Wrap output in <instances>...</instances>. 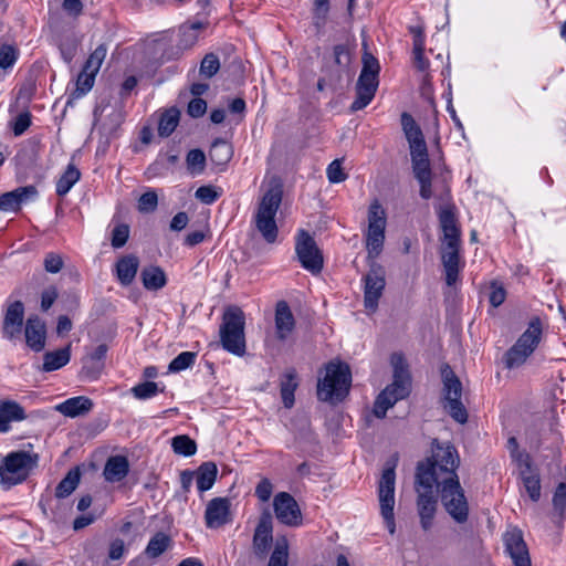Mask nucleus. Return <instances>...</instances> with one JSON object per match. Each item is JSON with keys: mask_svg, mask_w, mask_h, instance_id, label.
Returning a JSON list of instances; mask_svg holds the SVG:
<instances>
[{"mask_svg": "<svg viewBox=\"0 0 566 566\" xmlns=\"http://www.w3.org/2000/svg\"><path fill=\"white\" fill-rule=\"evenodd\" d=\"M368 227L364 232L367 259L371 260L369 271L364 276V306L368 313H375L379 298L386 286L385 269L375 262L382 252L387 213L378 200H374L368 208Z\"/></svg>", "mask_w": 566, "mask_h": 566, "instance_id": "f257e3e1", "label": "nucleus"}, {"mask_svg": "<svg viewBox=\"0 0 566 566\" xmlns=\"http://www.w3.org/2000/svg\"><path fill=\"white\" fill-rule=\"evenodd\" d=\"M459 464L460 458L453 446H443L438 440H433L431 457L417 465L416 483L427 486L441 485L450 476H458Z\"/></svg>", "mask_w": 566, "mask_h": 566, "instance_id": "f03ea898", "label": "nucleus"}, {"mask_svg": "<svg viewBox=\"0 0 566 566\" xmlns=\"http://www.w3.org/2000/svg\"><path fill=\"white\" fill-rule=\"evenodd\" d=\"M391 365L394 381L377 396L374 403L373 411L377 418H384L389 408L410 394L411 377L403 356L397 353L392 354Z\"/></svg>", "mask_w": 566, "mask_h": 566, "instance_id": "7ed1b4c3", "label": "nucleus"}, {"mask_svg": "<svg viewBox=\"0 0 566 566\" xmlns=\"http://www.w3.org/2000/svg\"><path fill=\"white\" fill-rule=\"evenodd\" d=\"M282 186L271 185L262 196L254 214L255 228L268 243H274L277 238L275 216L282 202Z\"/></svg>", "mask_w": 566, "mask_h": 566, "instance_id": "20e7f679", "label": "nucleus"}, {"mask_svg": "<svg viewBox=\"0 0 566 566\" xmlns=\"http://www.w3.org/2000/svg\"><path fill=\"white\" fill-rule=\"evenodd\" d=\"M352 374L349 366L339 361H329L325 366V376L318 379L317 397L322 401L342 400L349 391Z\"/></svg>", "mask_w": 566, "mask_h": 566, "instance_id": "39448f33", "label": "nucleus"}, {"mask_svg": "<svg viewBox=\"0 0 566 566\" xmlns=\"http://www.w3.org/2000/svg\"><path fill=\"white\" fill-rule=\"evenodd\" d=\"M245 316L238 306H230L226 310L220 325L219 334L222 347L237 356L245 354L244 335Z\"/></svg>", "mask_w": 566, "mask_h": 566, "instance_id": "423d86ee", "label": "nucleus"}, {"mask_svg": "<svg viewBox=\"0 0 566 566\" xmlns=\"http://www.w3.org/2000/svg\"><path fill=\"white\" fill-rule=\"evenodd\" d=\"M39 454L14 451L7 454L0 463V483L4 489L24 482L31 471L38 467Z\"/></svg>", "mask_w": 566, "mask_h": 566, "instance_id": "0eeeda50", "label": "nucleus"}, {"mask_svg": "<svg viewBox=\"0 0 566 566\" xmlns=\"http://www.w3.org/2000/svg\"><path fill=\"white\" fill-rule=\"evenodd\" d=\"M543 337V323L538 316L533 317L527 328L515 344L505 353L504 364L507 368L522 366L535 352Z\"/></svg>", "mask_w": 566, "mask_h": 566, "instance_id": "6e6552de", "label": "nucleus"}, {"mask_svg": "<svg viewBox=\"0 0 566 566\" xmlns=\"http://www.w3.org/2000/svg\"><path fill=\"white\" fill-rule=\"evenodd\" d=\"M361 60L363 69L356 83V98L350 106L354 112L363 109L373 101L379 84L378 60L367 51L364 52Z\"/></svg>", "mask_w": 566, "mask_h": 566, "instance_id": "1a4fd4ad", "label": "nucleus"}, {"mask_svg": "<svg viewBox=\"0 0 566 566\" xmlns=\"http://www.w3.org/2000/svg\"><path fill=\"white\" fill-rule=\"evenodd\" d=\"M436 488L446 512L454 522L465 523L469 518L470 507L459 476H450L449 480H444L443 484Z\"/></svg>", "mask_w": 566, "mask_h": 566, "instance_id": "9d476101", "label": "nucleus"}, {"mask_svg": "<svg viewBox=\"0 0 566 566\" xmlns=\"http://www.w3.org/2000/svg\"><path fill=\"white\" fill-rule=\"evenodd\" d=\"M444 394V409L458 422L464 423L468 420V412L461 401L462 384L450 366L444 365L441 369Z\"/></svg>", "mask_w": 566, "mask_h": 566, "instance_id": "9b49d317", "label": "nucleus"}, {"mask_svg": "<svg viewBox=\"0 0 566 566\" xmlns=\"http://www.w3.org/2000/svg\"><path fill=\"white\" fill-rule=\"evenodd\" d=\"M436 198L440 201L438 216L443 232V242L460 241V229L458 227L454 206L450 202V188L447 180L436 185Z\"/></svg>", "mask_w": 566, "mask_h": 566, "instance_id": "f8f14e48", "label": "nucleus"}, {"mask_svg": "<svg viewBox=\"0 0 566 566\" xmlns=\"http://www.w3.org/2000/svg\"><path fill=\"white\" fill-rule=\"evenodd\" d=\"M395 484L396 473L395 464L384 469L380 480L378 482V501L380 514L384 518L385 525L390 534L395 533Z\"/></svg>", "mask_w": 566, "mask_h": 566, "instance_id": "ddd939ff", "label": "nucleus"}, {"mask_svg": "<svg viewBox=\"0 0 566 566\" xmlns=\"http://www.w3.org/2000/svg\"><path fill=\"white\" fill-rule=\"evenodd\" d=\"M295 252L302 266L313 274L323 269V254L315 240L305 230H300L295 242Z\"/></svg>", "mask_w": 566, "mask_h": 566, "instance_id": "4468645a", "label": "nucleus"}, {"mask_svg": "<svg viewBox=\"0 0 566 566\" xmlns=\"http://www.w3.org/2000/svg\"><path fill=\"white\" fill-rule=\"evenodd\" d=\"M277 521L286 526L297 527L303 523L301 509L295 499L287 492H279L273 500Z\"/></svg>", "mask_w": 566, "mask_h": 566, "instance_id": "2eb2a0df", "label": "nucleus"}, {"mask_svg": "<svg viewBox=\"0 0 566 566\" xmlns=\"http://www.w3.org/2000/svg\"><path fill=\"white\" fill-rule=\"evenodd\" d=\"M231 501L228 497H214L207 504L205 521L208 528H219L231 522Z\"/></svg>", "mask_w": 566, "mask_h": 566, "instance_id": "dca6fc26", "label": "nucleus"}, {"mask_svg": "<svg viewBox=\"0 0 566 566\" xmlns=\"http://www.w3.org/2000/svg\"><path fill=\"white\" fill-rule=\"evenodd\" d=\"M433 486L434 485L427 486L426 484L416 483V491L418 493V512L421 526L426 531L431 527L437 509V499L433 494Z\"/></svg>", "mask_w": 566, "mask_h": 566, "instance_id": "f3484780", "label": "nucleus"}, {"mask_svg": "<svg viewBox=\"0 0 566 566\" xmlns=\"http://www.w3.org/2000/svg\"><path fill=\"white\" fill-rule=\"evenodd\" d=\"M441 260L446 272V282L452 286L460 272V241H447L442 243Z\"/></svg>", "mask_w": 566, "mask_h": 566, "instance_id": "a211bd4d", "label": "nucleus"}, {"mask_svg": "<svg viewBox=\"0 0 566 566\" xmlns=\"http://www.w3.org/2000/svg\"><path fill=\"white\" fill-rule=\"evenodd\" d=\"M272 532V516L269 512H264L253 535V552L258 557L264 558L266 556L273 541Z\"/></svg>", "mask_w": 566, "mask_h": 566, "instance_id": "6ab92c4d", "label": "nucleus"}, {"mask_svg": "<svg viewBox=\"0 0 566 566\" xmlns=\"http://www.w3.org/2000/svg\"><path fill=\"white\" fill-rule=\"evenodd\" d=\"M24 318V305L21 301H14L9 304L2 324L3 337L13 339L20 335L23 326Z\"/></svg>", "mask_w": 566, "mask_h": 566, "instance_id": "aec40b11", "label": "nucleus"}, {"mask_svg": "<svg viewBox=\"0 0 566 566\" xmlns=\"http://www.w3.org/2000/svg\"><path fill=\"white\" fill-rule=\"evenodd\" d=\"M36 195L38 190L34 186L19 187L6 192L0 196V211L18 212L24 202L34 199Z\"/></svg>", "mask_w": 566, "mask_h": 566, "instance_id": "412c9836", "label": "nucleus"}, {"mask_svg": "<svg viewBox=\"0 0 566 566\" xmlns=\"http://www.w3.org/2000/svg\"><path fill=\"white\" fill-rule=\"evenodd\" d=\"M275 336L279 340H286L295 329L294 315L285 301H279L274 315Z\"/></svg>", "mask_w": 566, "mask_h": 566, "instance_id": "4be33fe9", "label": "nucleus"}, {"mask_svg": "<svg viewBox=\"0 0 566 566\" xmlns=\"http://www.w3.org/2000/svg\"><path fill=\"white\" fill-rule=\"evenodd\" d=\"M412 161V170L415 174L416 179L420 184V197L422 199H430L432 196L436 195V191L432 190V177H431V170H430V163L429 158H415L411 159ZM444 178H442L440 181L436 180V184H441V181Z\"/></svg>", "mask_w": 566, "mask_h": 566, "instance_id": "5701e85b", "label": "nucleus"}, {"mask_svg": "<svg viewBox=\"0 0 566 566\" xmlns=\"http://www.w3.org/2000/svg\"><path fill=\"white\" fill-rule=\"evenodd\" d=\"M24 334L25 342L32 350L41 352L44 348L46 328L44 322L39 316H30L27 319Z\"/></svg>", "mask_w": 566, "mask_h": 566, "instance_id": "b1692460", "label": "nucleus"}, {"mask_svg": "<svg viewBox=\"0 0 566 566\" xmlns=\"http://www.w3.org/2000/svg\"><path fill=\"white\" fill-rule=\"evenodd\" d=\"M505 546L514 566H532L528 549L521 533L513 532L507 534Z\"/></svg>", "mask_w": 566, "mask_h": 566, "instance_id": "393cba45", "label": "nucleus"}, {"mask_svg": "<svg viewBox=\"0 0 566 566\" xmlns=\"http://www.w3.org/2000/svg\"><path fill=\"white\" fill-rule=\"evenodd\" d=\"M93 408V401L84 396H77L70 398L57 406L55 410L65 417L75 418L78 416L86 415Z\"/></svg>", "mask_w": 566, "mask_h": 566, "instance_id": "a878e982", "label": "nucleus"}, {"mask_svg": "<svg viewBox=\"0 0 566 566\" xmlns=\"http://www.w3.org/2000/svg\"><path fill=\"white\" fill-rule=\"evenodd\" d=\"M139 260L136 255L128 254L116 263V275L122 285H129L138 271Z\"/></svg>", "mask_w": 566, "mask_h": 566, "instance_id": "bb28decb", "label": "nucleus"}, {"mask_svg": "<svg viewBox=\"0 0 566 566\" xmlns=\"http://www.w3.org/2000/svg\"><path fill=\"white\" fill-rule=\"evenodd\" d=\"M25 419L24 409L15 401H3L0 403V431L7 432L11 421Z\"/></svg>", "mask_w": 566, "mask_h": 566, "instance_id": "cd10ccee", "label": "nucleus"}, {"mask_svg": "<svg viewBox=\"0 0 566 566\" xmlns=\"http://www.w3.org/2000/svg\"><path fill=\"white\" fill-rule=\"evenodd\" d=\"M129 471L128 460L123 455L111 457L104 468V476L109 482L122 481Z\"/></svg>", "mask_w": 566, "mask_h": 566, "instance_id": "c85d7f7f", "label": "nucleus"}, {"mask_svg": "<svg viewBox=\"0 0 566 566\" xmlns=\"http://www.w3.org/2000/svg\"><path fill=\"white\" fill-rule=\"evenodd\" d=\"M143 285L146 290L158 291L167 283L164 270L159 266H145L140 273Z\"/></svg>", "mask_w": 566, "mask_h": 566, "instance_id": "c756f323", "label": "nucleus"}, {"mask_svg": "<svg viewBox=\"0 0 566 566\" xmlns=\"http://www.w3.org/2000/svg\"><path fill=\"white\" fill-rule=\"evenodd\" d=\"M298 386L296 373L294 369L287 370L280 380V392L283 405L290 409L294 406V392Z\"/></svg>", "mask_w": 566, "mask_h": 566, "instance_id": "7c9ffc66", "label": "nucleus"}, {"mask_svg": "<svg viewBox=\"0 0 566 566\" xmlns=\"http://www.w3.org/2000/svg\"><path fill=\"white\" fill-rule=\"evenodd\" d=\"M172 546L171 537L164 533L157 532L148 542L144 554L151 559H155L163 555L166 551H168Z\"/></svg>", "mask_w": 566, "mask_h": 566, "instance_id": "2f4dec72", "label": "nucleus"}, {"mask_svg": "<svg viewBox=\"0 0 566 566\" xmlns=\"http://www.w3.org/2000/svg\"><path fill=\"white\" fill-rule=\"evenodd\" d=\"M207 23L196 21L191 23H184L179 28V46L189 49L198 41L199 31L206 29Z\"/></svg>", "mask_w": 566, "mask_h": 566, "instance_id": "473e14b6", "label": "nucleus"}, {"mask_svg": "<svg viewBox=\"0 0 566 566\" xmlns=\"http://www.w3.org/2000/svg\"><path fill=\"white\" fill-rule=\"evenodd\" d=\"M233 149L232 146L223 140L216 139L209 150V157L217 166H226L232 158Z\"/></svg>", "mask_w": 566, "mask_h": 566, "instance_id": "72a5a7b5", "label": "nucleus"}, {"mask_svg": "<svg viewBox=\"0 0 566 566\" xmlns=\"http://www.w3.org/2000/svg\"><path fill=\"white\" fill-rule=\"evenodd\" d=\"M218 469L213 462H203L197 470V488L200 492L212 488L217 479Z\"/></svg>", "mask_w": 566, "mask_h": 566, "instance_id": "f704fd0d", "label": "nucleus"}, {"mask_svg": "<svg viewBox=\"0 0 566 566\" xmlns=\"http://www.w3.org/2000/svg\"><path fill=\"white\" fill-rule=\"evenodd\" d=\"M552 504V521L556 524H560L565 518L566 511V483L560 482L557 484L553 494Z\"/></svg>", "mask_w": 566, "mask_h": 566, "instance_id": "c9c22d12", "label": "nucleus"}, {"mask_svg": "<svg viewBox=\"0 0 566 566\" xmlns=\"http://www.w3.org/2000/svg\"><path fill=\"white\" fill-rule=\"evenodd\" d=\"M81 44V38L74 32H66L61 36L59 49L64 62L70 64L75 57L78 46Z\"/></svg>", "mask_w": 566, "mask_h": 566, "instance_id": "e433bc0d", "label": "nucleus"}, {"mask_svg": "<svg viewBox=\"0 0 566 566\" xmlns=\"http://www.w3.org/2000/svg\"><path fill=\"white\" fill-rule=\"evenodd\" d=\"M108 347L106 344H99L84 359L83 369L87 374H97L104 366V359L107 354Z\"/></svg>", "mask_w": 566, "mask_h": 566, "instance_id": "4c0bfd02", "label": "nucleus"}, {"mask_svg": "<svg viewBox=\"0 0 566 566\" xmlns=\"http://www.w3.org/2000/svg\"><path fill=\"white\" fill-rule=\"evenodd\" d=\"M71 358L70 346L54 352H48L44 355L43 370L53 371L65 366Z\"/></svg>", "mask_w": 566, "mask_h": 566, "instance_id": "58836bf2", "label": "nucleus"}, {"mask_svg": "<svg viewBox=\"0 0 566 566\" xmlns=\"http://www.w3.org/2000/svg\"><path fill=\"white\" fill-rule=\"evenodd\" d=\"M81 172L73 164H69L63 175L56 181V193L65 196L71 188L80 180Z\"/></svg>", "mask_w": 566, "mask_h": 566, "instance_id": "ea45409f", "label": "nucleus"}, {"mask_svg": "<svg viewBox=\"0 0 566 566\" xmlns=\"http://www.w3.org/2000/svg\"><path fill=\"white\" fill-rule=\"evenodd\" d=\"M81 473L78 468L70 470L55 488V496L59 499L67 497L73 493L80 483Z\"/></svg>", "mask_w": 566, "mask_h": 566, "instance_id": "a19ab883", "label": "nucleus"}, {"mask_svg": "<svg viewBox=\"0 0 566 566\" xmlns=\"http://www.w3.org/2000/svg\"><path fill=\"white\" fill-rule=\"evenodd\" d=\"M513 461L518 468V478L524 481L526 476L539 475L538 469L534 465L531 455L526 452H513Z\"/></svg>", "mask_w": 566, "mask_h": 566, "instance_id": "79ce46f5", "label": "nucleus"}, {"mask_svg": "<svg viewBox=\"0 0 566 566\" xmlns=\"http://www.w3.org/2000/svg\"><path fill=\"white\" fill-rule=\"evenodd\" d=\"M180 119V112L171 107L167 109L165 113H163L159 124H158V134L161 137H168L172 134V132L176 129V127L179 124Z\"/></svg>", "mask_w": 566, "mask_h": 566, "instance_id": "37998d69", "label": "nucleus"}, {"mask_svg": "<svg viewBox=\"0 0 566 566\" xmlns=\"http://www.w3.org/2000/svg\"><path fill=\"white\" fill-rule=\"evenodd\" d=\"M401 126L409 144L424 139L419 125L410 114H401Z\"/></svg>", "mask_w": 566, "mask_h": 566, "instance_id": "c03bdc74", "label": "nucleus"}, {"mask_svg": "<svg viewBox=\"0 0 566 566\" xmlns=\"http://www.w3.org/2000/svg\"><path fill=\"white\" fill-rule=\"evenodd\" d=\"M289 544L285 537L277 539L268 566H287Z\"/></svg>", "mask_w": 566, "mask_h": 566, "instance_id": "a18cd8bd", "label": "nucleus"}, {"mask_svg": "<svg viewBox=\"0 0 566 566\" xmlns=\"http://www.w3.org/2000/svg\"><path fill=\"white\" fill-rule=\"evenodd\" d=\"M171 447L175 453L190 457L197 451V444L195 440L190 439L186 434L177 436L172 439Z\"/></svg>", "mask_w": 566, "mask_h": 566, "instance_id": "49530a36", "label": "nucleus"}, {"mask_svg": "<svg viewBox=\"0 0 566 566\" xmlns=\"http://www.w3.org/2000/svg\"><path fill=\"white\" fill-rule=\"evenodd\" d=\"M107 54L105 44H99L88 56L83 69L97 74Z\"/></svg>", "mask_w": 566, "mask_h": 566, "instance_id": "de8ad7c7", "label": "nucleus"}, {"mask_svg": "<svg viewBox=\"0 0 566 566\" xmlns=\"http://www.w3.org/2000/svg\"><path fill=\"white\" fill-rule=\"evenodd\" d=\"M160 391L158 385L154 381L140 382L130 389L132 395L138 400L153 398Z\"/></svg>", "mask_w": 566, "mask_h": 566, "instance_id": "09e8293b", "label": "nucleus"}, {"mask_svg": "<svg viewBox=\"0 0 566 566\" xmlns=\"http://www.w3.org/2000/svg\"><path fill=\"white\" fill-rule=\"evenodd\" d=\"M196 353L192 352H182L177 357H175L169 366L168 369L171 373H179L181 370H185L193 365L196 360Z\"/></svg>", "mask_w": 566, "mask_h": 566, "instance_id": "8fccbe9b", "label": "nucleus"}, {"mask_svg": "<svg viewBox=\"0 0 566 566\" xmlns=\"http://www.w3.org/2000/svg\"><path fill=\"white\" fill-rule=\"evenodd\" d=\"M220 69L219 57L213 53H208L201 61L200 75L210 78L217 74Z\"/></svg>", "mask_w": 566, "mask_h": 566, "instance_id": "3c124183", "label": "nucleus"}, {"mask_svg": "<svg viewBox=\"0 0 566 566\" xmlns=\"http://www.w3.org/2000/svg\"><path fill=\"white\" fill-rule=\"evenodd\" d=\"M328 11L329 0H314L313 20L318 30L324 27Z\"/></svg>", "mask_w": 566, "mask_h": 566, "instance_id": "603ef678", "label": "nucleus"}, {"mask_svg": "<svg viewBox=\"0 0 566 566\" xmlns=\"http://www.w3.org/2000/svg\"><path fill=\"white\" fill-rule=\"evenodd\" d=\"M522 483L528 497L533 502H538L542 495L541 476H526Z\"/></svg>", "mask_w": 566, "mask_h": 566, "instance_id": "864d4df0", "label": "nucleus"}, {"mask_svg": "<svg viewBox=\"0 0 566 566\" xmlns=\"http://www.w3.org/2000/svg\"><path fill=\"white\" fill-rule=\"evenodd\" d=\"M187 166L191 172H201L205 168L206 156L200 149H192L187 155Z\"/></svg>", "mask_w": 566, "mask_h": 566, "instance_id": "5fc2aeb1", "label": "nucleus"}, {"mask_svg": "<svg viewBox=\"0 0 566 566\" xmlns=\"http://www.w3.org/2000/svg\"><path fill=\"white\" fill-rule=\"evenodd\" d=\"M96 74L82 70L76 78V92L78 96L85 95L94 85Z\"/></svg>", "mask_w": 566, "mask_h": 566, "instance_id": "6e6d98bb", "label": "nucleus"}, {"mask_svg": "<svg viewBox=\"0 0 566 566\" xmlns=\"http://www.w3.org/2000/svg\"><path fill=\"white\" fill-rule=\"evenodd\" d=\"M18 60V51L14 46L2 44L0 46V67L3 70L12 67Z\"/></svg>", "mask_w": 566, "mask_h": 566, "instance_id": "4d7b16f0", "label": "nucleus"}, {"mask_svg": "<svg viewBox=\"0 0 566 566\" xmlns=\"http://www.w3.org/2000/svg\"><path fill=\"white\" fill-rule=\"evenodd\" d=\"M158 205V196L154 190L143 193L138 199V210L149 213L156 210Z\"/></svg>", "mask_w": 566, "mask_h": 566, "instance_id": "13d9d810", "label": "nucleus"}, {"mask_svg": "<svg viewBox=\"0 0 566 566\" xmlns=\"http://www.w3.org/2000/svg\"><path fill=\"white\" fill-rule=\"evenodd\" d=\"M129 238V227L127 224H117L112 232V247L119 249L124 247Z\"/></svg>", "mask_w": 566, "mask_h": 566, "instance_id": "bf43d9fd", "label": "nucleus"}, {"mask_svg": "<svg viewBox=\"0 0 566 566\" xmlns=\"http://www.w3.org/2000/svg\"><path fill=\"white\" fill-rule=\"evenodd\" d=\"M326 174L332 184L342 182L347 178V174L344 172L342 163L338 159H335L328 165Z\"/></svg>", "mask_w": 566, "mask_h": 566, "instance_id": "052dcab7", "label": "nucleus"}, {"mask_svg": "<svg viewBox=\"0 0 566 566\" xmlns=\"http://www.w3.org/2000/svg\"><path fill=\"white\" fill-rule=\"evenodd\" d=\"M424 43L418 39L413 46V64L419 71H426L429 67V61L424 57Z\"/></svg>", "mask_w": 566, "mask_h": 566, "instance_id": "680f3d73", "label": "nucleus"}, {"mask_svg": "<svg viewBox=\"0 0 566 566\" xmlns=\"http://www.w3.org/2000/svg\"><path fill=\"white\" fill-rule=\"evenodd\" d=\"M63 259L60 254L50 252L44 258V269L49 273H57L63 268Z\"/></svg>", "mask_w": 566, "mask_h": 566, "instance_id": "e2e57ef3", "label": "nucleus"}, {"mask_svg": "<svg viewBox=\"0 0 566 566\" xmlns=\"http://www.w3.org/2000/svg\"><path fill=\"white\" fill-rule=\"evenodd\" d=\"M196 198L206 205H211L218 199V192L211 186H201L196 190Z\"/></svg>", "mask_w": 566, "mask_h": 566, "instance_id": "0e129e2a", "label": "nucleus"}, {"mask_svg": "<svg viewBox=\"0 0 566 566\" xmlns=\"http://www.w3.org/2000/svg\"><path fill=\"white\" fill-rule=\"evenodd\" d=\"M31 125V115L29 112L19 114L13 123L12 129L15 136H21Z\"/></svg>", "mask_w": 566, "mask_h": 566, "instance_id": "69168bd1", "label": "nucleus"}, {"mask_svg": "<svg viewBox=\"0 0 566 566\" xmlns=\"http://www.w3.org/2000/svg\"><path fill=\"white\" fill-rule=\"evenodd\" d=\"M272 492L273 485L269 479H262L255 488V495L261 502H268L272 495Z\"/></svg>", "mask_w": 566, "mask_h": 566, "instance_id": "338daca9", "label": "nucleus"}, {"mask_svg": "<svg viewBox=\"0 0 566 566\" xmlns=\"http://www.w3.org/2000/svg\"><path fill=\"white\" fill-rule=\"evenodd\" d=\"M207 111V103L205 99L197 97L189 102L188 114L193 118L201 117Z\"/></svg>", "mask_w": 566, "mask_h": 566, "instance_id": "774afa93", "label": "nucleus"}]
</instances>
